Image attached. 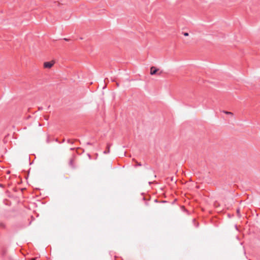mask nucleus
Segmentation results:
<instances>
[{
	"label": "nucleus",
	"instance_id": "16",
	"mask_svg": "<svg viewBox=\"0 0 260 260\" xmlns=\"http://www.w3.org/2000/svg\"><path fill=\"white\" fill-rule=\"evenodd\" d=\"M64 141H65V140H64V139H63V140H62V142H61V143L64 142Z\"/></svg>",
	"mask_w": 260,
	"mask_h": 260
},
{
	"label": "nucleus",
	"instance_id": "10",
	"mask_svg": "<svg viewBox=\"0 0 260 260\" xmlns=\"http://www.w3.org/2000/svg\"><path fill=\"white\" fill-rule=\"evenodd\" d=\"M88 156L89 159H91V156L90 154H88Z\"/></svg>",
	"mask_w": 260,
	"mask_h": 260
},
{
	"label": "nucleus",
	"instance_id": "2",
	"mask_svg": "<svg viewBox=\"0 0 260 260\" xmlns=\"http://www.w3.org/2000/svg\"><path fill=\"white\" fill-rule=\"evenodd\" d=\"M158 71V69L155 68V67H151L150 68V74L151 75H153L155 74Z\"/></svg>",
	"mask_w": 260,
	"mask_h": 260
},
{
	"label": "nucleus",
	"instance_id": "5",
	"mask_svg": "<svg viewBox=\"0 0 260 260\" xmlns=\"http://www.w3.org/2000/svg\"><path fill=\"white\" fill-rule=\"evenodd\" d=\"M110 145L109 144H107V147L106 150L104 151V154H108L110 153Z\"/></svg>",
	"mask_w": 260,
	"mask_h": 260
},
{
	"label": "nucleus",
	"instance_id": "9",
	"mask_svg": "<svg viewBox=\"0 0 260 260\" xmlns=\"http://www.w3.org/2000/svg\"><path fill=\"white\" fill-rule=\"evenodd\" d=\"M183 35L185 36H188V32H184Z\"/></svg>",
	"mask_w": 260,
	"mask_h": 260
},
{
	"label": "nucleus",
	"instance_id": "17",
	"mask_svg": "<svg viewBox=\"0 0 260 260\" xmlns=\"http://www.w3.org/2000/svg\"><path fill=\"white\" fill-rule=\"evenodd\" d=\"M239 211H240V210H239V209H238V210H237V212H238V213H239Z\"/></svg>",
	"mask_w": 260,
	"mask_h": 260
},
{
	"label": "nucleus",
	"instance_id": "7",
	"mask_svg": "<svg viewBox=\"0 0 260 260\" xmlns=\"http://www.w3.org/2000/svg\"><path fill=\"white\" fill-rule=\"evenodd\" d=\"M67 142L69 144H73V142L71 141L70 139H68L67 140Z\"/></svg>",
	"mask_w": 260,
	"mask_h": 260
},
{
	"label": "nucleus",
	"instance_id": "14",
	"mask_svg": "<svg viewBox=\"0 0 260 260\" xmlns=\"http://www.w3.org/2000/svg\"><path fill=\"white\" fill-rule=\"evenodd\" d=\"M0 226H4V225L3 223H1L0 224Z\"/></svg>",
	"mask_w": 260,
	"mask_h": 260
},
{
	"label": "nucleus",
	"instance_id": "12",
	"mask_svg": "<svg viewBox=\"0 0 260 260\" xmlns=\"http://www.w3.org/2000/svg\"><path fill=\"white\" fill-rule=\"evenodd\" d=\"M86 144H87V145H92V143H90V142H87V143H86Z\"/></svg>",
	"mask_w": 260,
	"mask_h": 260
},
{
	"label": "nucleus",
	"instance_id": "3",
	"mask_svg": "<svg viewBox=\"0 0 260 260\" xmlns=\"http://www.w3.org/2000/svg\"><path fill=\"white\" fill-rule=\"evenodd\" d=\"M53 65V63L51 62H45L44 63V67L45 68H51Z\"/></svg>",
	"mask_w": 260,
	"mask_h": 260
},
{
	"label": "nucleus",
	"instance_id": "4",
	"mask_svg": "<svg viewBox=\"0 0 260 260\" xmlns=\"http://www.w3.org/2000/svg\"><path fill=\"white\" fill-rule=\"evenodd\" d=\"M7 249L6 248H3L2 249V251H1V255L2 256V257L3 258H5L6 255H7Z\"/></svg>",
	"mask_w": 260,
	"mask_h": 260
},
{
	"label": "nucleus",
	"instance_id": "8",
	"mask_svg": "<svg viewBox=\"0 0 260 260\" xmlns=\"http://www.w3.org/2000/svg\"><path fill=\"white\" fill-rule=\"evenodd\" d=\"M224 112L227 114H233V113L231 112H228V111H224Z\"/></svg>",
	"mask_w": 260,
	"mask_h": 260
},
{
	"label": "nucleus",
	"instance_id": "13",
	"mask_svg": "<svg viewBox=\"0 0 260 260\" xmlns=\"http://www.w3.org/2000/svg\"><path fill=\"white\" fill-rule=\"evenodd\" d=\"M75 149V148H70V150H74Z\"/></svg>",
	"mask_w": 260,
	"mask_h": 260
},
{
	"label": "nucleus",
	"instance_id": "6",
	"mask_svg": "<svg viewBox=\"0 0 260 260\" xmlns=\"http://www.w3.org/2000/svg\"><path fill=\"white\" fill-rule=\"evenodd\" d=\"M133 160L135 161L136 162V165L135 167L142 166V164H141V162H138L135 159H133Z\"/></svg>",
	"mask_w": 260,
	"mask_h": 260
},
{
	"label": "nucleus",
	"instance_id": "15",
	"mask_svg": "<svg viewBox=\"0 0 260 260\" xmlns=\"http://www.w3.org/2000/svg\"><path fill=\"white\" fill-rule=\"evenodd\" d=\"M65 41H69V39H67V38H64L63 39Z\"/></svg>",
	"mask_w": 260,
	"mask_h": 260
},
{
	"label": "nucleus",
	"instance_id": "11",
	"mask_svg": "<svg viewBox=\"0 0 260 260\" xmlns=\"http://www.w3.org/2000/svg\"><path fill=\"white\" fill-rule=\"evenodd\" d=\"M0 187L3 188V187H4V186L3 184H0Z\"/></svg>",
	"mask_w": 260,
	"mask_h": 260
},
{
	"label": "nucleus",
	"instance_id": "1",
	"mask_svg": "<svg viewBox=\"0 0 260 260\" xmlns=\"http://www.w3.org/2000/svg\"><path fill=\"white\" fill-rule=\"evenodd\" d=\"M75 157V155H73L72 157L70 159L69 162V166L73 169L76 168V166L74 162Z\"/></svg>",
	"mask_w": 260,
	"mask_h": 260
}]
</instances>
